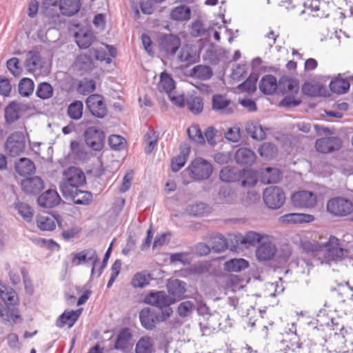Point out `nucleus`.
<instances>
[{"label": "nucleus", "mask_w": 353, "mask_h": 353, "mask_svg": "<svg viewBox=\"0 0 353 353\" xmlns=\"http://www.w3.org/2000/svg\"><path fill=\"white\" fill-rule=\"evenodd\" d=\"M213 168L211 163L202 157H196L181 172L182 182L187 185L192 181H201L210 178Z\"/></svg>", "instance_id": "obj_1"}, {"label": "nucleus", "mask_w": 353, "mask_h": 353, "mask_svg": "<svg viewBox=\"0 0 353 353\" xmlns=\"http://www.w3.org/2000/svg\"><path fill=\"white\" fill-rule=\"evenodd\" d=\"M85 183L84 173L76 167H70L63 172L59 188L63 196L71 195Z\"/></svg>", "instance_id": "obj_2"}, {"label": "nucleus", "mask_w": 353, "mask_h": 353, "mask_svg": "<svg viewBox=\"0 0 353 353\" xmlns=\"http://www.w3.org/2000/svg\"><path fill=\"white\" fill-rule=\"evenodd\" d=\"M279 89L285 97L280 102V105L283 107H295L301 103V99L296 95L299 90V83L297 79L285 78L279 83Z\"/></svg>", "instance_id": "obj_3"}, {"label": "nucleus", "mask_w": 353, "mask_h": 353, "mask_svg": "<svg viewBox=\"0 0 353 353\" xmlns=\"http://www.w3.org/2000/svg\"><path fill=\"white\" fill-rule=\"evenodd\" d=\"M326 209L334 216H346L353 212V203L347 198L336 196L327 201Z\"/></svg>", "instance_id": "obj_4"}, {"label": "nucleus", "mask_w": 353, "mask_h": 353, "mask_svg": "<svg viewBox=\"0 0 353 353\" xmlns=\"http://www.w3.org/2000/svg\"><path fill=\"white\" fill-rule=\"evenodd\" d=\"M292 205L301 209L314 208L318 202L316 194L308 190H299L294 192L291 196Z\"/></svg>", "instance_id": "obj_5"}, {"label": "nucleus", "mask_w": 353, "mask_h": 353, "mask_svg": "<svg viewBox=\"0 0 353 353\" xmlns=\"http://www.w3.org/2000/svg\"><path fill=\"white\" fill-rule=\"evenodd\" d=\"M26 148V137L23 132H14L10 134L5 143L6 152L12 157L20 155Z\"/></svg>", "instance_id": "obj_6"}, {"label": "nucleus", "mask_w": 353, "mask_h": 353, "mask_svg": "<svg viewBox=\"0 0 353 353\" xmlns=\"http://www.w3.org/2000/svg\"><path fill=\"white\" fill-rule=\"evenodd\" d=\"M265 204L271 209H279L285 201V194L283 190L278 186L266 188L263 194Z\"/></svg>", "instance_id": "obj_7"}, {"label": "nucleus", "mask_w": 353, "mask_h": 353, "mask_svg": "<svg viewBox=\"0 0 353 353\" xmlns=\"http://www.w3.org/2000/svg\"><path fill=\"white\" fill-rule=\"evenodd\" d=\"M87 145L95 151L101 150L103 147L105 134L103 130L95 126L88 128L84 132Z\"/></svg>", "instance_id": "obj_8"}, {"label": "nucleus", "mask_w": 353, "mask_h": 353, "mask_svg": "<svg viewBox=\"0 0 353 353\" xmlns=\"http://www.w3.org/2000/svg\"><path fill=\"white\" fill-rule=\"evenodd\" d=\"M85 103L88 109L95 117L103 119L106 116L108 110L101 95L96 94L90 95Z\"/></svg>", "instance_id": "obj_9"}, {"label": "nucleus", "mask_w": 353, "mask_h": 353, "mask_svg": "<svg viewBox=\"0 0 353 353\" xmlns=\"http://www.w3.org/2000/svg\"><path fill=\"white\" fill-rule=\"evenodd\" d=\"M176 302V298L168 295L163 292H156V307H160L162 311V316H156V320H164L168 318L172 313V310L170 307V305Z\"/></svg>", "instance_id": "obj_10"}, {"label": "nucleus", "mask_w": 353, "mask_h": 353, "mask_svg": "<svg viewBox=\"0 0 353 353\" xmlns=\"http://www.w3.org/2000/svg\"><path fill=\"white\" fill-rule=\"evenodd\" d=\"M181 46L179 37L173 34H166L159 39V49L165 56H174Z\"/></svg>", "instance_id": "obj_11"}, {"label": "nucleus", "mask_w": 353, "mask_h": 353, "mask_svg": "<svg viewBox=\"0 0 353 353\" xmlns=\"http://www.w3.org/2000/svg\"><path fill=\"white\" fill-rule=\"evenodd\" d=\"M315 148L321 153H330L341 148V141L334 137H323L316 141Z\"/></svg>", "instance_id": "obj_12"}, {"label": "nucleus", "mask_w": 353, "mask_h": 353, "mask_svg": "<svg viewBox=\"0 0 353 353\" xmlns=\"http://www.w3.org/2000/svg\"><path fill=\"white\" fill-rule=\"evenodd\" d=\"M45 64V60L41 57L38 51L31 50L27 53L25 67L28 72L39 74L41 72V70Z\"/></svg>", "instance_id": "obj_13"}, {"label": "nucleus", "mask_w": 353, "mask_h": 353, "mask_svg": "<svg viewBox=\"0 0 353 353\" xmlns=\"http://www.w3.org/2000/svg\"><path fill=\"white\" fill-rule=\"evenodd\" d=\"M315 217L312 214L305 213H289L279 217V221L282 224H302L309 223L314 221Z\"/></svg>", "instance_id": "obj_14"}, {"label": "nucleus", "mask_w": 353, "mask_h": 353, "mask_svg": "<svg viewBox=\"0 0 353 353\" xmlns=\"http://www.w3.org/2000/svg\"><path fill=\"white\" fill-rule=\"evenodd\" d=\"M327 254L333 260H341L347 254V250L339 247V239L334 236H330L329 241L324 244Z\"/></svg>", "instance_id": "obj_15"}, {"label": "nucleus", "mask_w": 353, "mask_h": 353, "mask_svg": "<svg viewBox=\"0 0 353 353\" xmlns=\"http://www.w3.org/2000/svg\"><path fill=\"white\" fill-rule=\"evenodd\" d=\"M99 261L96 251L89 248L76 253L72 259L73 265L77 266L83 263H94L96 265Z\"/></svg>", "instance_id": "obj_16"}, {"label": "nucleus", "mask_w": 353, "mask_h": 353, "mask_svg": "<svg viewBox=\"0 0 353 353\" xmlns=\"http://www.w3.org/2000/svg\"><path fill=\"white\" fill-rule=\"evenodd\" d=\"M61 201V197L55 190L49 189L41 194L37 199L38 204L45 208H52Z\"/></svg>", "instance_id": "obj_17"}, {"label": "nucleus", "mask_w": 353, "mask_h": 353, "mask_svg": "<svg viewBox=\"0 0 353 353\" xmlns=\"http://www.w3.org/2000/svg\"><path fill=\"white\" fill-rule=\"evenodd\" d=\"M21 185L23 191L28 194H38L44 187L43 181L37 176L22 180Z\"/></svg>", "instance_id": "obj_18"}, {"label": "nucleus", "mask_w": 353, "mask_h": 353, "mask_svg": "<svg viewBox=\"0 0 353 353\" xmlns=\"http://www.w3.org/2000/svg\"><path fill=\"white\" fill-rule=\"evenodd\" d=\"M81 309L74 310H65L62 313L56 321V325L58 327H63L68 325L69 327L74 325L76 321L78 320L79 316L81 313Z\"/></svg>", "instance_id": "obj_19"}, {"label": "nucleus", "mask_w": 353, "mask_h": 353, "mask_svg": "<svg viewBox=\"0 0 353 353\" xmlns=\"http://www.w3.org/2000/svg\"><path fill=\"white\" fill-rule=\"evenodd\" d=\"M179 60L184 63L186 66L196 63L199 60V56L195 50L188 45L183 46L178 55Z\"/></svg>", "instance_id": "obj_20"}, {"label": "nucleus", "mask_w": 353, "mask_h": 353, "mask_svg": "<svg viewBox=\"0 0 353 353\" xmlns=\"http://www.w3.org/2000/svg\"><path fill=\"white\" fill-rule=\"evenodd\" d=\"M132 337L129 328H123L117 336L114 349L120 351H126L130 347V341Z\"/></svg>", "instance_id": "obj_21"}, {"label": "nucleus", "mask_w": 353, "mask_h": 353, "mask_svg": "<svg viewBox=\"0 0 353 353\" xmlns=\"http://www.w3.org/2000/svg\"><path fill=\"white\" fill-rule=\"evenodd\" d=\"M245 131L253 139L262 141L266 138L265 130L259 121H249L245 125Z\"/></svg>", "instance_id": "obj_22"}, {"label": "nucleus", "mask_w": 353, "mask_h": 353, "mask_svg": "<svg viewBox=\"0 0 353 353\" xmlns=\"http://www.w3.org/2000/svg\"><path fill=\"white\" fill-rule=\"evenodd\" d=\"M235 160L238 164L252 165L256 161L255 154L250 149L241 148L235 152Z\"/></svg>", "instance_id": "obj_23"}, {"label": "nucleus", "mask_w": 353, "mask_h": 353, "mask_svg": "<svg viewBox=\"0 0 353 353\" xmlns=\"http://www.w3.org/2000/svg\"><path fill=\"white\" fill-rule=\"evenodd\" d=\"M80 0H59V6L62 14L71 17L77 14L81 8Z\"/></svg>", "instance_id": "obj_24"}, {"label": "nucleus", "mask_w": 353, "mask_h": 353, "mask_svg": "<svg viewBox=\"0 0 353 353\" xmlns=\"http://www.w3.org/2000/svg\"><path fill=\"white\" fill-rule=\"evenodd\" d=\"M190 152V148L186 145L180 147V152L171 160L172 171H179L185 163Z\"/></svg>", "instance_id": "obj_25"}, {"label": "nucleus", "mask_w": 353, "mask_h": 353, "mask_svg": "<svg viewBox=\"0 0 353 353\" xmlns=\"http://www.w3.org/2000/svg\"><path fill=\"white\" fill-rule=\"evenodd\" d=\"M168 294L176 298V301L181 299L186 292V283L179 279L170 281L167 284Z\"/></svg>", "instance_id": "obj_26"}, {"label": "nucleus", "mask_w": 353, "mask_h": 353, "mask_svg": "<svg viewBox=\"0 0 353 353\" xmlns=\"http://www.w3.org/2000/svg\"><path fill=\"white\" fill-rule=\"evenodd\" d=\"M350 86L349 81L342 78L340 75L333 78L329 84L330 90L338 94H343L347 92Z\"/></svg>", "instance_id": "obj_27"}, {"label": "nucleus", "mask_w": 353, "mask_h": 353, "mask_svg": "<svg viewBox=\"0 0 353 353\" xmlns=\"http://www.w3.org/2000/svg\"><path fill=\"white\" fill-rule=\"evenodd\" d=\"M259 88L262 92L267 94H272L279 88V84L275 77L265 75L261 79Z\"/></svg>", "instance_id": "obj_28"}, {"label": "nucleus", "mask_w": 353, "mask_h": 353, "mask_svg": "<svg viewBox=\"0 0 353 353\" xmlns=\"http://www.w3.org/2000/svg\"><path fill=\"white\" fill-rule=\"evenodd\" d=\"M276 248L271 243H264L256 251L257 258L261 261L270 260L275 254Z\"/></svg>", "instance_id": "obj_29"}, {"label": "nucleus", "mask_w": 353, "mask_h": 353, "mask_svg": "<svg viewBox=\"0 0 353 353\" xmlns=\"http://www.w3.org/2000/svg\"><path fill=\"white\" fill-rule=\"evenodd\" d=\"M65 199H70L77 205H87L92 200V194L90 192L81 190L79 188L73 191L71 195L63 196Z\"/></svg>", "instance_id": "obj_30"}, {"label": "nucleus", "mask_w": 353, "mask_h": 353, "mask_svg": "<svg viewBox=\"0 0 353 353\" xmlns=\"http://www.w3.org/2000/svg\"><path fill=\"white\" fill-rule=\"evenodd\" d=\"M281 172L276 168H267L261 172V180L263 183H276L280 181Z\"/></svg>", "instance_id": "obj_31"}, {"label": "nucleus", "mask_w": 353, "mask_h": 353, "mask_svg": "<svg viewBox=\"0 0 353 353\" xmlns=\"http://www.w3.org/2000/svg\"><path fill=\"white\" fill-rule=\"evenodd\" d=\"M16 172L21 176L32 173L35 170L34 163L28 158H21L14 165Z\"/></svg>", "instance_id": "obj_32"}, {"label": "nucleus", "mask_w": 353, "mask_h": 353, "mask_svg": "<svg viewBox=\"0 0 353 353\" xmlns=\"http://www.w3.org/2000/svg\"><path fill=\"white\" fill-rule=\"evenodd\" d=\"M21 103L12 101L5 109V119L7 123H12L19 119Z\"/></svg>", "instance_id": "obj_33"}, {"label": "nucleus", "mask_w": 353, "mask_h": 353, "mask_svg": "<svg viewBox=\"0 0 353 353\" xmlns=\"http://www.w3.org/2000/svg\"><path fill=\"white\" fill-rule=\"evenodd\" d=\"M175 88L174 81L171 75L166 72H162L160 75V81L158 83V89L161 92H165L167 94L172 92Z\"/></svg>", "instance_id": "obj_34"}, {"label": "nucleus", "mask_w": 353, "mask_h": 353, "mask_svg": "<svg viewBox=\"0 0 353 353\" xmlns=\"http://www.w3.org/2000/svg\"><path fill=\"white\" fill-rule=\"evenodd\" d=\"M187 134L189 139L200 145L205 144V139L203 134L198 124H193L187 129Z\"/></svg>", "instance_id": "obj_35"}, {"label": "nucleus", "mask_w": 353, "mask_h": 353, "mask_svg": "<svg viewBox=\"0 0 353 353\" xmlns=\"http://www.w3.org/2000/svg\"><path fill=\"white\" fill-rule=\"evenodd\" d=\"M249 266L248 261L243 259H233L224 263V268L228 272H241Z\"/></svg>", "instance_id": "obj_36"}, {"label": "nucleus", "mask_w": 353, "mask_h": 353, "mask_svg": "<svg viewBox=\"0 0 353 353\" xmlns=\"http://www.w3.org/2000/svg\"><path fill=\"white\" fill-rule=\"evenodd\" d=\"M190 75L200 80H207L212 77V70L209 66L198 65L190 70Z\"/></svg>", "instance_id": "obj_37"}, {"label": "nucleus", "mask_w": 353, "mask_h": 353, "mask_svg": "<svg viewBox=\"0 0 353 353\" xmlns=\"http://www.w3.org/2000/svg\"><path fill=\"white\" fill-rule=\"evenodd\" d=\"M170 15L173 20L183 21L190 19L191 11L188 6L181 5L174 8L171 11Z\"/></svg>", "instance_id": "obj_38"}, {"label": "nucleus", "mask_w": 353, "mask_h": 353, "mask_svg": "<svg viewBox=\"0 0 353 353\" xmlns=\"http://www.w3.org/2000/svg\"><path fill=\"white\" fill-rule=\"evenodd\" d=\"M141 325L148 330L154 327V316L149 307L143 308L139 313Z\"/></svg>", "instance_id": "obj_39"}, {"label": "nucleus", "mask_w": 353, "mask_h": 353, "mask_svg": "<svg viewBox=\"0 0 353 353\" xmlns=\"http://www.w3.org/2000/svg\"><path fill=\"white\" fill-rule=\"evenodd\" d=\"M186 105L189 110L194 114L201 113L203 108V100L197 96H189L186 99Z\"/></svg>", "instance_id": "obj_40"}, {"label": "nucleus", "mask_w": 353, "mask_h": 353, "mask_svg": "<svg viewBox=\"0 0 353 353\" xmlns=\"http://www.w3.org/2000/svg\"><path fill=\"white\" fill-rule=\"evenodd\" d=\"M187 212L192 216H204L210 212V208L205 203H194L188 206Z\"/></svg>", "instance_id": "obj_41"}, {"label": "nucleus", "mask_w": 353, "mask_h": 353, "mask_svg": "<svg viewBox=\"0 0 353 353\" xmlns=\"http://www.w3.org/2000/svg\"><path fill=\"white\" fill-rule=\"evenodd\" d=\"M83 110V102L81 101H74L68 105L67 113L70 119L79 120L82 117Z\"/></svg>", "instance_id": "obj_42"}, {"label": "nucleus", "mask_w": 353, "mask_h": 353, "mask_svg": "<svg viewBox=\"0 0 353 353\" xmlns=\"http://www.w3.org/2000/svg\"><path fill=\"white\" fill-rule=\"evenodd\" d=\"M209 243L212 249L216 252L224 251L228 248V243L225 238L219 234L212 236Z\"/></svg>", "instance_id": "obj_43"}, {"label": "nucleus", "mask_w": 353, "mask_h": 353, "mask_svg": "<svg viewBox=\"0 0 353 353\" xmlns=\"http://www.w3.org/2000/svg\"><path fill=\"white\" fill-rule=\"evenodd\" d=\"M152 278L145 272H138L133 276L131 284L134 288H144L148 285Z\"/></svg>", "instance_id": "obj_44"}, {"label": "nucleus", "mask_w": 353, "mask_h": 353, "mask_svg": "<svg viewBox=\"0 0 353 353\" xmlns=\"http://www.w3.org/2000/svg\"><path fill=\"white\" fill-rule=\"evenodd\" d=\"M34 81L29 78H23L18 85L19 93L22 97H29L34 91Z\"/></svg>", "instance_id": "obj_45"}, {"label": "nucleus", "mask_w": 353, "mask_h": 353, "mask_svg": "<svg viewBox=\"0 0 353 353\" xmlns=\"http://www.w3.org/2000/svg\"><path fill=\"white\" fill-rule=\"evenodd\" d=\"M37 225L40 230L43 231H51L56 227L53 218L42 215L37 216Z\"/></svg>", "instance_id": "obj_46"}, {"label": "nucleus", "mask_w": 353, "mask_h": 353, "mask_svg": "<svg viewBox=\"0 0 353 353\" xmlns=\"http://www.w3.org/2000/svg\"><path fill=\"white\" fill-rule=\"evenodd\" d=\"M15 209L26 221L30 222L32 221L34 211L28 204L18 202L15 205Z\"/></svg>", "instance_id": "obj_47"}, {"label": "nucleus", "mask_w": 353, "mask_h": 353, "mask_svg": "<svg viewBox=\"0 0 353 353\" xmlns=\"http://www.w3.org/2000/svg\"><path fill=\"white\" fill-rule=\"evenodd\" d=\"M53 88L47 82L40 83L36 90V95L41 99H48L53 94Z\"/></svg>", "instance_id": "obj_48"}, {"label": "nucleus", "mask_w": 353, "mask_h": 353, "mask_svg": "<svg viewBox=\"0 0 353 353\" xmlns=\"http://www.w3.org/2000/svg\"><path fill=\"white\" fill-rule=\"evenodd\" d=\"M236 197L234 191L229 186H223L219 190V199L223 203H232Z\"/></svg>", "instance_id": "obj_49"}, {"label": "nucleus", "mask_w": 353, "mask_h": 353, "mask_svg": "<svg viewBox=\"0 0 353 353\" xmlns=\"http://www.w3.org/2000/svg\"><path fill=\"white\" fill-rule=\"evenodd\" d=\"M17 308H10L8 307V309H6L3 305L0 303V317L6 321H12L14 322L19 318V315L18 314Z\"/></svg>", "instance_id": "obj_50"}, {"label": "nucleus", "mask_w": 353, "mask_h": 353, "mask_svg": "<svg viewBox=\"0 0 353 353\" xmlns=\"http://www.w3.org/2000/svg\"><path fill=\"white\" fill-rule=\"evenodd\" d=\"M259 154L266 159L273 158L277 153L276 146L270 143H263L258 150Z\"/></svg>", "instance_id": "obj_51"}, {"label": "nucleus", "mask_w": 353, "mask_h": 353, "mask_svg": "<svg viewBox=\"0 0 353 353\" xmlns=\"http://www.w3.org/2000/svg\"><path fill=\"white\" fill-rule=\"evenodd\" d=\"M219 177L222 181L231 183L236 181L238 174L234 168L225 167L221 170Z\"/></svg>", "instance_id": "obj_52"}, {"label": "nucleus", "mask_w": 353, "mask_h": 353, "mask_svg": "<svg viewBox=\"0 0 353 353\" xmlns=\"http://www.w3.org/2000/svg\"><path fill=\"white\" fill-rule=\"evenodd\" d=\"M5 268L7 271H8L10 280L12 284L17 285L21 282V276L19 275V272H21V269H25L24 268H21L17 265H14L11 268L10 265L8 263H7L5 265Z\"/></svg>", "instance_id": "obj_53"}, {"label": "nucleus", "mask_w": 353, "mask_h": 353, "mask_svg": "<svg viewBox=\"0 0 353 353\" xmlns=\"http://www.w3.org/2000/svg\"><path fill=\"white\" fill-rule=\"evenodd\" d=\"M219 131L213 126H208L205 129L203 137L207 143L210 146H215L217 143L216 137H218Z\"/></svg>", "instance_id": "obj_54"}, {"label": "nucleus", "mask_w": 353, "mask_h": 353, "mask_svg": "<svg viewBox=\"0 0 353 353\" xmlns=\"http://www.w3.org/2000/svg\"><path fill=\"white\" fill-rule=\"evenodd\" d=\"M59 226L62 230L61 235L65 241H70V239L77 237L81 232V228L77 225H72L70 228H64L61 221L59 222Z\"/></svg>", "instance_id": "obj_55"}, {"label": "nucleus", "mask_w": 353, "mask_h": 353, "mask_svg": "<svg viewBox=\"0 0 353 353\" xmlns=\"http://www.w3.org/2000/svg\"><path fill=\"white\" fill-rule=\"evenodd\" d=\"M261 239V236L259 234L254 232H248L245 235L240 239V242L242 245L245 247L254 245L258 243Z\"/></svg>", "instance_id": "obj_56"}, {"label": "nucleus", "mask_w": 353, "mask_h": 353, "mask_svg": "<svg viewBox=\"0 0 353 353\" xmlns=\"http://www.w3.org/2000/svg\"><path fill=\"white\" fill-rule=\"evenodd\" d=\"M152 343L150 338L143 337L137 343L136 353H152Z\"/></svg>", "instance_id": "obj_57"}, {"label": "nucleus", "mask_w": 353, "mask_h": 353, "mask_svg": "<svg viewBox=\"0 0 353 353\" xmlns=\"http://www.w3.org/2000/svg\"><path fill=\"white\" fill-rule=\"evenodd\" d=\"M245 179L242 180L241 185L243 187L254 186L257 182V173L252 170H245L243 174Z\"/></svg>", "instance_id": "obj_58"}, {"label": "nucleus", "mask_w": 353, "mask_h": 353, "mask_svg": "<svg viewBox=\"0 0 353 353\" xmlns=\"http://www.w3.org/2000/svg\"><path fill=\"white\" fill-rule=\"evenodd\" d=\"M301 246L305 252H315L323 250L324 244L319 243L316 241L305 240L301 241Z\"/></svg>", "instance_id": "obj_59"}, {"label": "nucleus", "mask_w": 353, "mask_h": 353, "mask_svg": "<svg viewBox=\"0 0 353 353\" xmlns=\"http://www.w3.org/2000/svg\"><path fill=\"white\" fill-rule=\"evenodd\" d=\"M194 309V305L192 302L190 301H185L182 303H181L178 307H177V312L178 314L181 317H186L190 314L192 313V312Z\"/></svg>", "instance_id": "obj_60"}, {"label": "nucleus", "mask_w": 353, "mask_h": 353, "mask_svg": "<svg viewBox=\"0 0 353 353\" xmlns=\"http://www.w3.org/2000/svg\"><path fill=\"white\" fill-rule=\"evenodd\" d=\"M108 143L113 150H120L124 147L125 140L120 135L112 134L109 137Z\"/></svg>", "instance_id": "obj_61"}, {"label": "nucleus", "mask_w": 353, "mask_h": 353, "mask_svg": "<svg viewBox=\"0 0 353 353\" xmlns=\"http://www.w3.org/2000/svg\"><path fill=\"white\" fill-rule=\"evenodd\" d=\"M230 103V100L221 94H216L212 99V107L214 110H223L228 107Z\"/></svg>", "instance_id": "obj_62"}, {"label": "nucleus", "mask_w": 353, "mask_h": 353, "mask_svg": "<svg viewBox=\"0 0 353 353\" xmlns=\"http://www.w3.org/2000/svg\"><path fill=\"white\" fill-rule=\"evenodd\" d=\"M225 139L231 142H238L241 139L240 128L235 125L228 129L225 133Z\"/></svg>", "instance_id": "obj_63"}, {"label": "nucleus", "mask_w": 353, "mask_h": 353, "mask_svg": "<svg viewBox=\"0 0 353 353\" xmlns=\"http://www.w3.org/2000/svg\"><path fill=\"white\" fill-rule=\"evenodd\" d=\"M301 90L303 94L314 97L319 93V85L312 82H305L302 85Z\"/></svg>", "instance_id": "obj_64"}]
</instances>
